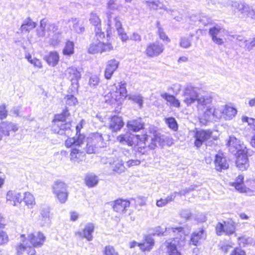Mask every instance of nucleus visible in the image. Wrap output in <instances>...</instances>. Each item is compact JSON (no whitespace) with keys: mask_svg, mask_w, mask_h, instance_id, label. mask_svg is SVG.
I'll return each instance as SVG.
<instances>
[{"mask_svg":"<svg viewBox=\"0 0 255 255\" xmlns=\"http://www.w3.org/2000/svg\"><path fill=\"white\" fill-rule=\"evenodd\" d=\"M21 242L18 243L14 246L16 255H36L35 248H40L44 244L46 237L40 231H33L27 234H20Z\"/></svg>","mask_w":255,"mask_h":255,"instance_id":"obj_1","label":"nucleus"},{"mask_svg":"<svg viewBox=\"0 0 255 255\" xmlns=\"http://www.w3.org/2000/svg\"><path fill=\"white\" fill-rule=\"evenodd\" d=\"M148 138V136L146 132L141 134H134L128 131L120 134L116 139L121 144L132 147L136 152L144 154L146 152V142Z\"/></svg>","mask_w":255,"mask_h":255,"instance_id":"obj_2","label":"nucleus"},{"mask_svg":"<svg viewBox=\"0 0 255 255\" xmlns=\"http://www.w3.org/2000/svg\"><path fill=\"white\" fill-rule=\"evenodd\" d=\"M227 144L231 149L236 150L235 153L236 167L241 171L247 170L250 166L248 149L246 147H241L239 141L234 136L230 137Z\"/></svg>","mask_w":255,"mask_h":255,"instance_id":"obj_3","label":"nucleus"},{"mask_svg":"<svg viewBox=\"0 0 255 255\" xmlns=\"http://www.w3.org/2000/svg\"><path fill=\"white\" fill-rule=\"evenodd\" d=\"M183 96L184 97L183 101L187 106L197 102V109L199 110H202L206 104L213 101V98L210 95H205L199 97L195 88L191 86L187 87L185 89Z\"/></svg>","mask_w":255,"mask_h":255,"instance_id":"obj_4","label":"nucleus"},{"mask_svg":"<svg viewBox=\"0 0 255 255\" xmlns=\"http://www.w3.org/2000/svg\"><path fill=\"white\" fill-rule=\"evenodd\" d=\"M70 114L68 108H65L61 113L55 114L52 120V129L54 133L65 134L66 131L70 130L72 127L71 122H66V119Z\"/></svg>","mask_w":255,"mask_h":255,"instance_id":"obj_5","label":"nucleus"},{"mask_svg":"<svg viewBox=\"0 0 255 255\" xmlns=\"http://www.w3.org/2000/svg\"><path fill=\"white\" fill-rule=\"evenodd\" d=\"M105 33L102 31H96L94 41L92 43L88 49L90 54L103 53L113 50V46L110 42H103L100 40L105 38Z\"/></svg>","mask_w":255,"mask_h":255,"instance_id":"obj_6","label":"nucleus"},{"mask_svg":"<svg viewBox=\"0 0 255 255\" xmlns=\"http://www.w3.org/2000/svg\"><path fill=\"white\" fill-rule=\"evenodd\" d=\"M127 96L126 83L121 82L115 91H110L105 96V102L110 104H121Z\"/></svg>","mask_w":255,"mask_h":255,"instance_id":"obj_7","label":"nucleus"},{"mask_svg":"<svg viewBox=\"0 0 255 255\" xmlns=\"http://www.w3.org/2000/svg\"><path fill=\"white\" fill-rule=\"evenodd\" d=\"M212 101L206 104L202 110L197 109L198 112L200 113L198 117V121L202 126L206 125L209 122L213 120H216L219 119L216 108L210 105L212 104Z\"/></svg>","mask_w":255,"mask_h":255,"instance_id":"obj_8","label":"nucleus"},{"mask_svg":"<svg viewBox=\"0 0 255 255\" xmlns=\"http://www.w3.org/2000/svg\"><path fill=\"white\" fill-rule=\"evenodd\" d=\"M255 179H249L247 180V185L244 184V176L243 175H239L235 179V181L231 183V185L234 187L240 193H254V183Z\"/></svg>","mask_w":255,"mask_h":255,"instance_id":"obj_9","label":"nucleus"},{"mask_svg":"<svg viewBox=\"0 0 255 255\" xmlns=\"http://www.w3.org/2000/svg\"><path fill=\"white\" fill-rule=\"evenodd\" d=\"M213 135V131L210 129H195L194 131V145L197 148H200L203 144L209 140Z\"/></svg>","mask_w":255,"mask_h":255,"instance_id":"obj_10","label":"nucleus"},{"mask_svg":"<svg viewBox=\"0 0 255 255\" xmlns=\"http://www.w3.org/2000/svg\"><path fill=\"white\" fill-rule=\"evenodd\" d=\"M164 45L159 41L147 43L145 47L144 53L146 57L151 58L159 56L164 51Z\"/></svg>","mask_w":255,"mask_h":255,"instance_id":"obj_11","label":"nucleus"},{"mask_svg":"<svg viewBox=\"0 0 255 255\" xmlns=\"http://www.w3.org/2000/svg\"><path fill=\"white\" fill-rule=\"evenodd\" d=\"M236 224L232 219L223 223L218 222L215 227L216 233L218 236H221L223 233L228 236L236 234Z\"/></svg>","mask_w":255,"mask_h":255,"instance_id":"obj_12","label":"nucleus"},{"mask_svg":"<svg viewBox=\"0 0 255 255\" xmlns=\"http://www.w3.org/2000/svg\"><path fill=\"white\" fill-rule=\"evenodd\" d=\"M53 192L56 199L61 203H65L68 197L67 185L64 182L58 181L54 183L52 187Z\"/></svg>","mask_w":255,"mask_h":255,"instance_id":"obj_13","label":"nucleus"},{"mask_svg":"<svg viewBox=\"0 0 255 255\" xmlns=\"http://www.w3.org/2000/svg\"><path fill=\"white\" fill-rule=\"evenodd\" d=\"M82 124L77 125L76 127V132L74 136L68 137L64 142L65 146L69 148L72 145L81 146L84 143L86 136L84 133H81V129L82 128Z\"/></svg>","mask_w":255,"mask_h":255,"instance_id":"obj_14","label":"nucleus"},{"mask_svg":"<svg viewBox=\"0 0 255 255\" xmlns=\"http://www.w3.org/2000/svg\"><path fill=\"white\" fill-rule=\"evenodd\" d=\"M19 129L18 124L8 121L0 122V141L3 136H9L10 133H15Z\"/></svg>","mask_w":255,"mask_h":255,"instance_id":"obj_15","label":"nucleus"},{"mask_svg":"<svg viewBox=\"0 0 255 255\" xmlns=\"http://www.w3.org/2000/svg\"><path fill=\"white\" fill-rule=\"evenodd\" d=\"M214 168L217 172H222L229 168V163L226 156L222 151L215 154L214 160Z\"/></svg>","mask_w":255,"mask_h":255,"instance_id":"obj_16","label":"nucleus"},{"mask_svg":"<svg viewBox=\"0 0 255 255\" xmlns=\"http://www.w3.org/2000/svg\"><path fill=\"white\" fill-rule=\"evenodd\" d=\"M68 77L71 83V90L77 92L79 88V80L81 78L80 71L75 67H69L67 70Z\"/></svg>","mask_w":255,"mask_h":255,"instance_id":"obj_17","label":"nucleus"},{"mask_svg":"<svg viewBox=\"0 0 255 255\" xmlns=\"http://www.w3.org/2000/svg\"><path fill=\"white\" fill-rule=\"evenodd\" d=\"M80 146L72 145L70 148L69 153V159L74 164L80 163L85 160L86 158L85 152L81 148Z\"/></svg>","mask_w":255,"mask_h":255,"instance_id":"obj_18","label":"nucleus"},{"mask_svg":"<svg viewBox=\"0 0 255 255\" xmlns=\"http://www.w3.org/2000/svg\"><path fill=\"white\" fill-rule=\"evenodd\" d=\"M125 125L122 116L118 115L111 116L109 118V129L113 132L120 131Z\"/></svg>","mask_w":255,"mask_h":255,"instance_id":"obj_19","label":"nucleus"},{"mask_svg":"<svg viewBox=\"0 0 255 255\" xmlns=\"http://www.w3.org/2000/svg\"><path fill=\"white\" fill-rule=\"evenodd\" d=\"M48 23V20L46 18H43L41 20L40 22V28L42 32L41 35H44L46 30L49 32V35L53 37H57L61 34V32L59 31L58 26L55 23L49 24L48 27L46 29Z\"/></svg>","mask_w":255,"mask_h":255,"instance_id":"obj_20","label":"nucleus"},{"mask_svg":"<svg viewBox=\"0 0 255 255\" xmlns=\"http://www.w3.org/2000/svg\"><path fill=\"white\" fill-rule=\"evenodd\" d=\"M130 202L128 199L118 198L113 202V209L114 211L123 214L125 213L130 206Z\"/></svg>","mask_w":255,"mask_h":255,"instance_id":"obj_21","label":"nucleus"},{"mask_svg":"<svg viewBox=\"0 0 255 255\" xmlns=\"http://www.w3.org/2000/svg\"><path fill=\"white\" fill-rule=\"evenodd\" d=\"M120 62L115 59L109 60L104 70V77L107 80H110L112 77L114 72L118 69Z\"/></svg>","mask_w":255,"mask_h":255,"instance_id":"obj_22","label":"nucleus"},{"mask_svg":"<svg viewBox=\"0 0 255 255\" xmlns=\"http://www.w3.org/2000/svg\"><path fill=\"white\" fill-rule=\"evenodd\" d=\"M176 239L177 238H173V241L176 243V245L172 242L167 243L166 248L167 253L168 255H181V252L177 250V246L180 247L182 243H184L185 239L184 238H179L177 241Z\"/></svg>","mask_w":255,"mask_h":255,"instance_id":"obj_23","label":"nucleus"},{"mask_svg":"<svg viewBox=\"0 0 255 255\" xmlns=\"http://www.w3.org/2000/svg\"><path fill=\"white\" fill-rule=\"evenodd\" d=\"M205 238L206 234L204 230L201 228L199 231L194 232L191 234L189 244L198 246L200 245L201 241L204 240Z\"/></svg>","mask_w":255,"mask_h":255,"instance_id":"obj_24","label":"nucleus"},{"mask_svg":"<svg viewBox=\"0 0 255 255\" xmlns=\"http://www.w3.org/2000/svg\"><path fill=\"white\" fill-rule=\"evenodd\" d=\"M128 128L133 132H138L144 129L145 125L141 118L128 121L127 123Z\"/></svg>","mask_w":255,"mask_h":255,"instance_id":"obj_25","label":"nucleus"},{"mask_svg":"<svg viewBox=\"0 0 255 255\" xmlns=\"http://www.w3.org/2000/svg\"><path fill=\"white\" fill-rule=\"evenodd\" d=\"M154 246V241L149 236L144 237L142 243L138 244L140 250L142 252H149Z\"/></svg>","mask_w":255,"mask_h":255,"instance_id":"obj_26","label":"nucleus"},{"mask_svg":"<svg viewBox=\"0 0 255 255\" xmlns=\"http://www.w3.org/2000/svg\"><path fill=\"white\" fill-rule=\"evenodd\" d=\"M6 200L13 206L19 204L22 201V197L20 193L9 191L6 194Z\"/></svg>","mask_w":255,"mask_h":255,"instance_id":"obj_27","label":"nucleus"},{"mask_svg":"<svg viewBox=\"0 0 255 255\" xmlns=\"http://www.w3.org/2000/svg\"><path fill=\"white\" fill-rule=\"evenodd\" d=\"M44 59L49 66L54 67L59 62V53L56 51H50L44 57Z\"/></svg>","mask_w":255,"mask_h":255,"instance_id":"obj_28","label":"nucleus"},{"mask_svg":"<svg viewBox=\"0 0 255 255\" xmlns=\"http://www.w3.org/2000/svg\"><path fill=\"white\" fill-rule=\"evenodd\" d=\"M221 31V28L218 26H213L209 29V33L212 40L218 45H222L224 43L223 39L217 36Z\"/></svg>","mask_w":255,"mask_h":255,"instance_id":"obj_29","label":"nucleus"},{"mask_svg":"<svg viewBox=\"0 0 255 255\" xmlns=\"http://www.w3.org/2000/svg\"><path fill=\"white\" fill-rule=\"evenodd\" d=\"M237 113L236 108L229 105H225L221 112V116L226 120H230L236 116Z\"/></svg>","mask_w":255,"mask_h":255,"instance_id":"obj_30","label":"nucleus"},{"mask_svg":"<svg viewBox=\"0 0 255 255\" xmlns=\"http://www.w3.org/2000/svg\"><path fill=\"white\" fill-rule=\"evenodd\" d=\"M161 96L171 106L177 108H180L181 105L179 100L173 95H170L167 93H163Z\"/></svg>","mask_w":255,"mask_h":255,"instance_id":"obj_31","label":"nucleus"},{"mask_svg":"<svg viewBox=\"0 0 255 255\" xmlns=\"http://www.w3.org/2000/svg\"><path fill=\"white\" fill-rule=\"evenodd\" d=\"M95 228V226L93 223H89L87 224L82 231L83 237L89 241L92 240V233L94 232Z\"/></svg>","mask_w":255,"mask_h":255,"instance_id":"obj_32","label":"nucleus"},{"mask_svg":"<svg viewBox=\"0 0 255 255\" xmlns=\"http://www.w3.org/2000/svg\"><path fill=\"white\" fill-rule=\"evenodd\" d=\"M96 137L94 135L88 137L87 139V144L85 151L88 154H93L95 152Z\"/></svg>","mask_w":255,"mask_h":255,"instance_id":"obj_33","label":"nucleus"},{"mask_svg":"<svg viewBox=\"0 0 255 255\" xmlns=\"http://www.w3.org/2000/svg\"><path fill=\"white\" fill-rule=\"evenodd\" d=\"M149 133H152L153 135V137L151 139V141L150 143L148 145V147L151 149H153L156 146L157 142H159L160 140V136L157 130L154 128H150L149 130Z\"/></svg>","mask_w":255,"mask_h":255,"instance_id":"obj_34","label":"nucleus"},{"mask_svg":"<svg viewBox=\"0 0 255 255\" xmlns=\"http://www.w3.org/2000/svg\"><path fill=\"white\" fill-rule=\"evenodd\" d=\"M26 206L32 208L35 205V200L34 196L29 192H25L22 199Z\"/></svg>","mask_w":255,"mask_h":255,"instance_id":"obj_35","label":"nucleus"},{"mask_svg":"<svg viewBox=\"0 0 255 255\" xmlns=\"http://www.w3.org/2000/svg\"><path fill=\"white\" fill-rule=\"evenodd\" d=\"M85 183L89 187L95 186L99 182L98 176L95 174H88L85 177Z\"/></svg>","mask_w":255,"mask_h":255,"instance_id":"obj_36","label":"nucleus"},{"mask_svg":"<svg viewBox=\"0 0 255 255\" xmlns=\"http://www.w3.org/2000/svg\"><path fill=\"white\" fill-rule=\"evenodd\" d=\"M89 21L90 23L97 29L96 31H102L101 28V20L97 13L94 12L91 13Z\"/></svg>","mask_w":255,"mask_h":255,"instance_id":"obj_37","label":"nucleus"},{"mask_svg":"<svg viewBox=\"0 0 255 255\" xmlns=\"http://www.w3.org/2000/svg\"><path fill=\"white\" fill-rule=\"evenodd\" d=\"M164 122L167 125L169 128L173 131H177L178 130V124L174 117H167L164 119Z\"/></svg>","mask_w":255,"mask_h":255,"instance_id":"obj_38","label":"nucleus"},{"mask_svg":"<svg viewBox=\"0 0 255 255\" xmlns=\"http://www.w3.org/2000/svg\"><path fill=\"white\" fill-rule=\"evenodd\" d=\"M62 53L66 56H71L74 53V43L73 41L67 40L65 42Z\"/></svg>","mask_w":255,"mask_h":255,"instance_id":"obj_39","label":"nucleus"},{"mask_svg":"<svg viewBox=\"0 0 255 255\" xmlns=\"http://www.w3.org/2000/svg\"><path fill=\"white\" fill-rule=\"evenodd\" d=\"M36 24L32 21L30 19H28L25 23H23L21 26V31L22 32L29 31V30L34 28Z\"/></svg>","mask_w":255,"mask_h":255,"instance_id":"obj_40","label":"nucleus"},{"mask_svg":"<svg viewBox=\"0 0 255 255\" xmlns=\"http://www.w3.org/2000/svg\"><path fill=\"white\" fill-rule=\"evenodd\" d=\"M156 26L158 28L157 34L158 35L159 38L164 41L169 42L170 41V39L164 31V30L161 26L160 23L159 21L156 22Z\"/></svg>","mask_w":255,"mask_h":255,"instance_id":"obj_41","label":"nucleus"},{"mask_svg":"<svg viewBox=\"0 0 255 255\" xmlns=\"http://www.w3.org/2000/svg\"><path fill=\"white\" fill-rule=\"evenodd\" d=\"M103 255H119V254L114 246L108 245L104 247Z\"/></svg>","mask_w":255,"mask_h":255,"instance_id":"obj_42","label":"nucleus"},{"mask_svg":"<svg viewBox=\"0 0 255 255\" xmlns=\"http://www.w3.org/2000/svg\"><path fill=\"white\" fill-rule=\"evenodd\" d=\"M25 58L27 59L28 61L31 64H32L35 67L37 68H42V64L41 61L39 59L36 58H32L31 55H30L29 54L26 55Z\"/></svg>","mask_w":255,"mask_h":255,"instance_id":"obj_43","label":"nucleus"},{"mask_svg":"<svg viewBox=\"0 0 255 255\" xmlns=\"http://www.w3.org/2000/svg\"><path fill=\"white\" fill-rule=\"evenodd\" d=\"M242 121L243 123H247L249 128L253 131H255V119L243 116L242 118Z\"/></svg>","mask_w":255,"mask_h":255,"instance_id":"obj_44","label":"nucleus"},{"mask_svg":"<svg viewBox=\"0 0 255 255\" xmlns=\"http://www.w3.org/2000/svg\"><path fill=\"white\" fill-rule=\"evenodd\" d=\"M64 98L66 105L69 106H75L78 102L77 98L72 95H67Z\"/></svg>","mask_w":255,"mask_h":255,"instance_id":"obj_45","label":"nucleus"},{"mask_svg":"<svg viewBox=\"0 0 255 255\" xmlns=\"http://www.w3.org/2000/svg\"><path fill=\"white\" fill-rule=\"evenodd\" d=\"M9 242V237L7 233L3 230H0V246L4 245Z\"/></svg>","mask_w":255,"mask_h":255,"instance_id":"obj_46","label":"nucleus"},{"mask_svg":"<svg viewBox=\"0 0 255 255\" xmlns=\"http://www.w3.org/2000/svg\"><path fill=\"white\" fill-rule=\"evenodd\" d=\"M173 197L172 196H170L166 198L165 199H160L156 201V205L158 207H163L166 205L168 203L172 201Z\"/></svg>","mask_w":255,"mask_h":255,"instance_id":"obj_47","label":"nucleus"},{"mask_svg":"<svg viewBox=\"0 0 255 255\" xmlns=\"http://www.w3.org/2000/svg\"><path fill=\"white\" fill-rule=\"evenodd\" d=\"M8 115V111L5 104L0 105V120L5 119Z\"/></svg>","mask_w":255,"mask_h":255,"instance_id":"obj_48","label":"nucleus"},{"mask_svg":"<svg viewBox=\"0 0 255 255\" xmlns=\"http://www.w3.org/2000/svg\"><path fill=\"white\" fill-rule=\"evenodd\" d=\"M230 255H247V254L241 247H236L231 251Z\"/></svg>","mask_w":255,"mask_h":255,"instance_id":"obj_49","label":"nucleus"},{"mask_svg":"<svg viewBox=\"0 0 255 255\" xmlns=\"http://www.w3.org/2000/svg\"><path fill=\"white\" fill-rule=\"evenodd\" d=\"M190 42L189 40L185 38H182L180 40V45L184 48L189 47L190 46Z\"/></svg>","mask_w":255,"mask_h":255,"instance_id":"obj_50","label":"nucleus"},{"mask_svg":"<svg viewBox=\"0 0 255 255\" xmlns=\"http://www.w3.org/2000/svg\"><path fill=\"white\" fill-rule=\"evenodd\" d=\"M79 217V213L76 211H71L70 212V219L71 221H77Z\"/></svg>","mask_w":255,"mask_h":255,"instance_id":"obj_51","label":"nucleus"},{"mask_svg":"<svg viewBox=\"0 0 255 255\" xmlns=\"http://www.w3.org/2000/svg\"><path fill=\"white\" fill-rule=\"evenodd\" d=\"M99 77L96 76H92L89 79V84L90 85H92V86L97 85L99 84Z\"/></svg>","mask_w":255,"mask_h":255,"instance_id":"obj_52","label":"nucleus"},{"mask_svg":"<svg viewBox=\"0 0 255 255\" xmlns=\"http://www.w3.org/2000/svg\"><path fill=\"white\" fill-rule=\"evenodd\" d=\"M154 234L157 235H162L164 233V230L160 226H157L154 228Z\"/></svg>","mask_w":255,"mask_h":255,"instance_id":"obj_53","label":"nucleus"},{"mask_svg":"<svg viewBox=\"0 0 255 255\" xmlns=\"http://www.w3.org/2000/svg\"><path fill=\"white\" fill-rule=\"evenodd\" d=\"M125 167L123 164H117L115 168L114 171L116 173H121L124 171Z\"/></svg>","mask_w":255,"mask_h":255,"instance_id":"obj_54","label":"nucleus"},{"mask_svg":"<svg viewBox=\"0 0 255 255\" xmlns=\"http://www.w3.org/2000/svg\"><path fill=\"white\" fill-rule=\"evenodd\" d=\"M118 32L121 39L123 41H126L128 39L126 33L124 32V29H123L122 31H119Z\"/></svg>","mask_w":255,"mask_h":255,"instance_id":"obj_55","label":"nucleus"},{"mask_svg":"<svg viewBox=\"0 0 255 255\" xmlns=\"http://www.w3.org/2000/svg\"><path fill=\"white\" fill-rule=\"evenodd\" d=\"M140 161L137 159H131L129 160L127 162L128 165V166H134L139 164Z\"/></svg>","mask_w":255,"mask_h":255,"instance_id":"obj_56","label":"nucleus"},{"mask_svg":"<svg viewBox=\"0 0 255 255\" xmlns=\"http://www.w3.org/2000/svg\"><path fill=\"white\" fill-rule=\"evenodd\" d=\"M6 224L3 215L0 213V229H3L5 227Z\"/></svg>","mask_w":255,"mask_h":255,"instance_id":"obj_57","label":"nucleus"},{"mask_svg":"<svg viewBox=\"0 0 255 255\" xmlns=\"http://www.w3.org/2000/svg\"><path fill=\"white\" fill-rule=\"evenodd\" d=\"M134 101L140 107L142 106L143 100L142 97L140 96H137L134 98Z\"/></svg>","mask_w":255,"mask_h":255,"instance_id":"obj_58","label":"nucleus"},{"mask_svg":"<svg viewBox=\"0 0 255 255\" xmlns=\"http://www.w3.org/2000/svg\"><path fill=\"white\" fill-rule=\"evenodd\" d=\"M115 26L118 31H122L123 29L121 22L118 20H116Z\"/></svg>","mask_w":255,"mask_h":255,"instance_id":"obj_59","label":"nucleus"},{"mask_svg":"<svg viewBox=\"0 0 255 255\" xmlns=\"http://www.w3.org/2000/svg\"><path fill=\"white\" fill-rule=\"evenodd\" d=\"M230 248H231L230 245H224L221 246L220 249L223 253H227L228 252V251Z\"/></svg>","mask_w":255,"mask_h":255,"instance_id":"obj_60","label":"nucleus"},{"mask_svg":"<svg viewBox=\"0 0 255 255\" xmlns=\"http://www.w3.org/2000/svg\"><path fill=\"white\" fill-rule=\"evenodd\" d=\"M145 3H146L147 5L149 7H153V6L156 7L157 6V2L154 1L147 0L145 1Z\"/></svg>","mask_w":255,"mask_h":255,"instance_id":"obj_61","label":"nucleus"},{"mask_svg":"<svg viewBox=\"0 0 255 255\" xmlns=\"http://www.w3.org/2000/svg\"><path fill=\"white\" fill-rule=\"evenodd\" d=\"M183 230H184V228L183 227H175V228H172V231L173 232L180 233V232H182L183 231Z\"/></svg>","mask_w":255,"mask_h":255,"instance_id":"obj_62","label":"nucleus"},{"mask_svg":"<svg viewBox=\"0 0 255 255\" xmlns=\"http://www.w3.org/2000/svg\"><path fill=\"white\" fill-rule=\"evenodd\" d=\"M188 59L187 57L182 56L179 58L178 62L179 63L186 62L188 61Z\"/></svg>","mask_w":255,"mask_h":255,"instance_id":"obj_63","label":"nucleus"},{"mask_svg":"<svg viewBox=\"0 0 255 255\" xmlns=\"http://www.w3.org/2000/svg\"><path fill=\"white\" fill-rule=\"evenodd\" d=\"M250 143L252 146L255 148V134L252 137Z\"/></svg>","mask_w":255,"mask_h":255,"instance_id":"obj_64","label":"nucleus"}]
</instances>
